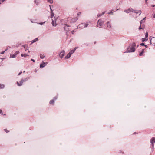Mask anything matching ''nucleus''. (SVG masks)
Returning <instances> with one entry per match:
<instances>
[{"label": "nucleus", "instance_id": "nucleus-9", "mask_svg": "<svg viewBox=\"0 0 155 155\" xmlns=\"http://www.w3.org/2000/svg\"><path fill=\"white\" fill-rule=\"evenodd\" d=\"M134 13L138 14V15H140L141 13V10H134Z\"/></svg>", "mask_w": 155, "mask_h": 155}, {"label": "nucleus", "instance_id": "nucleus-17", "mask_svg": "<svg viewBox=\"0 0 155 155\" xmlns=\"http://www.w3.org/2000/svg\"><path fill=\"white\" fill-rule=\"evenodd\" d=\"M27 56H29L28 54L26 53L21 54V56L22 57H25Z\"/></svg>", "mask_w": 155, "mask_h": 155}, {"label": "nucleus", "instance_id": "nucleus-19", "mask_svg": "<svg viewBox=\"0 0 155 155\" xmlns=\"http://www.w3.org/2000/svg\"><path fill=\"white\" fill-rule=\"evenodd\" d=\"M52 25L53 26H55L57 25L56 23V22H55L53 20H52Z\"/></svg>", "mask_w": 155, "mask_h": 155}, {"label": "nucleus", "instance_id": "nucleus-30", "mask_svg": "<svg viewBox=\"0 0 155 155\" xmlns=\"http://www.w3.org/2000/svg\"><path fill=\"white\" fill-rule=\"evenodd\" d=\"M45 23V22H40L39 24L41 25H44Z\"/></svg>", "mask_w": 155, "mask_h": 155}, {"label": "nucleus", "instance_id": "nucleus-39", "mask_svg": "<svg viewBox=\"0 0 155 155\" xmlns=\"http://www.w3.org/2000/svg\"><path fill=\"white\" fill-rule=\"evenodd\" d=\"M81 12H78V13H77V15H80V14H81Z\"/></svg>", "mask_w": 155, "mask_h": 155}, {"label": "nucleus", "instance_id": "nucleus-35", "mask_svg": "<svg viewBox=\"0 0 155 155\" xmlns=\"http://www.w3.org/2000/svg\"><path fill=\"white\" fill-rule=\"evenodd\" d=\"M0 114H3L2 113V110L1 109L0 110Z\"/></svg>", "mask_w": 155, "mask_h": 155}, {"label": "nucleus", "instance_id": "nucleus-32", "mask_svg": "<svg viewBox=\"0 0 155 155\" xmlns=\"http://www.w3.org/2000/svg\"><path fill=\"white\" fill-rule=\"evenodd\" d=\"M143 22V20H141L140 22V25H141L142 24V23Z\"/></svg>", "mask_w": 155, "mask_h": 155}, {"label": "nucleus", "instance_id": "nucleus-4", "mask_svg": "<svg viewBox=\"0 0 155 155\" xmlns=\"http://www.w3.org/2000/svg\"><path fill=\"white\" fill-rule=\"evenodd\" d=\"M27 80V78H25L24 80L22 79L20 81V83H19L18 82H17V84L18 86H21L22 85L24 81H26Z\"/></svg>", "mask_w": 155, "mask_h": 155}, {"label": "nucleus", "instance_id": "nucleus-3", "mask_svg": "<svg viewBox=\"0 0 155 155\" xmlns=\"http://www.w3.org/2000/svg\"><path fill=\"white\" fill-rule=\"evenodd\" d=\"M104 24V22L101 19H99L98 21L97 26L100 28H102V26Z\"/></svg>", "mask_w": 155, "mask_h": 155}, {"label": "nucleus", "instance_id": "nucleus-46", "mask_svg": "<svg viewBox=\"0 0 155 155\" xmlns=\"http://www.w3.org/2000/svg\"><path fill=\"white\" fill-rule=\"evenodd\" d=\"M49 6H50V9L51 11V10H52V9H51V5H49Z\"/></svg>", "mask_w": 155, "mask_h": 155}, {"label": "nucleus", "instance_id": "nucleus-11", "mask_svg": "<svg viewBox=\"0 0 155 155\" xmlns=\"http://www.w3.org/2000/svg\"><path fill=\"white\" fill-rule=\"evenodd\" d=\"M78 19V17H75L73 18H72L71 20V22H76Z\"/></svg>", "mask_w": 155, "mask_h": 155}, {"label": "nucleus", "instance_id": "nucleus-8", "mask_svg": "<svg viewBox=\"0 0 155 155\" xmlns=\"http://www.w3.org/2000/svg\"><path fill=\"white\" fill-rule=\"evenodd\" d=\"M124 11L127 13H129L130 12H133V9L131 8H129L127 10H124Z\"/></svg>", "mask_w": 155, "mask_h": 155}, {"label": "nucleus", "instance_id": "nucleus-43", "mask_svg": "<svg viewBox=\"0 0 155 155\" xmlns=\"http://www.w3.org/2000/svg\"><path fill=\"white\" fill-rule=\"evenodd\" d=\"M28 49H27L25 50V51H28V52H29V51L28 50Z\"/></svg>", "mask_w": 155, "mask_h": 155}, {"label": "nucleus", "instance_id": "nucleus-1", "mask_svg": "<svg viewBox=\"0 0 155 155\" xmlns=\"http://www.w3.org/2000/svg\"><path fill=\"white\" fill-rule=\"evenodd\" d=\"M139 46L138 44L133 42L130 44L129 46L127 48H137Z\"/></svg>", "mask_w": 155, "mask_h": 155}, {"label": "nucleus", "instance_id": "nucleus-24", "mask_svg": "<svg viewBox=\"0 0 155 155\" xmlns=\"http://www.w3.org/2000/svg\"><path fill=\"white\" fill-rule=\"evenodd\" d=\"M4 87V85L3 84H0V89L3 88Z\"/></svg>", "mask_w": 155, "mask_h": 155}, {"label": "nucleus", "instance_id": "nucleus-49", "mask_svg": "<svg viewBox=\"0 0 155 155\" xmlns=\"http://www.w3.org/2000/svg\"><path fill=\"white\" fill-rule=\"evenodd\" d=\"M152 6L153 7H155V5H153Z\"/></svg>", "mask_w": 155, "mask_h": 155}, {"label": "nucleus", "instance_id": "nucleus-28", "mask_svg": "<svg viewBox=\"0 0 155 155\" xmlns=\"http://www.w3.org/2000/svg\"><path fill=\"white\" fill-rule=\"evenodd\" d=\"M15 56H16V55L15 54L11 55V57L12 58H14L15 57Z\"/></svg>", "mask_w": 155, "mask_h": 155}, {"label": "nucleus", "instance_id": "nucleus-36", "mask_svg": "<svg viewBox=\"0 0 155 155\" xmlns=\"http://www.w3.org/2000/svg\"><path fill=\"white\" fill-rule=\"evenodd\" d=\"M113 12L112 11H111L110 12H108V14H110V13H112L113 12Z\"/></svg>", "mask_w": 155, "mask_h": 155}, {"label": "nucleus", "instance_id": "nucleus-40", "mask_svg": "<svg viewBox=\"0 0 155 155\" xmlns=\"http://www.w3.org/2000/svg\"><path fill=\"white\" fill-rule=\"evenodd\" d=\"M31 61H33V62H35V61L33 59H31Z\"/></svg>", "mask_w": 155, "mask_h": 155}, {"label": "nucleus", "instance_id": "nucleus-22", "mask_svg": "<svg viewBox=\"0 0 155 155\" xmlns=\"http://www.w3.org/2000/svg\"><path fill=\"white\" fill-rule=\"evenodd\" d=\"M40 58H41V59H43L44 58V57H45V56L43 54H40Z\"/></svg>", "mask_w": 155, "mask_h": 155}, {"label": "nucleus", "instance_id": "nucleus-18", "mask_svg": "<svg viewBox=\"0 0 155 155\" xmlns=\"http://www.w3.org/2000/svg\"><path fill=\"white\" fill-rule=\"evenodd\" d=\"M54 102V100H51L50 102V104H53Z\"/></svg>", "mask_w": 155, "mask_h": 155}, {"label": "nucleus", "instance_id": "nucleus-16", "mask_svg": "<svg viewBox=\"0 0 155 155\" xmlns=\"http://www.w3.org/2000/svg\"><path fill=\"white\" fill-rule=\"evenodd\" d=\"M41 0H35L34 2L36 5H38L40 2Z\"/></svg>", "mask_w": 155, "mask_h": 155}, {"label": "nucleus", "instance_id": "nucleus-12", "mask_svg": "<svg viewBox=\"0 0 155 155\" xmlns=\"http://www.w3.org/2000/svg\"><path fill=\"white\" fill-rule=\"evenodd\" d=\"M155 142V138L153 137L150 140V143L152 144L153 146V143Z\"/></svg>", "mask_w": 155, "mask_h": 155}, {"label": "nucleus", "instance_id": "nucleus-2", "mask_svg": "<svg viewBox=\"0 0 155 155\" xmlns=\"http://www.w3.org/2000/svg\"><path fill=\"white\" fill-rule=\"evenodd\" d=\"M76 49H73L72 50H71V51H70L67 55V56H65V59H68V58H70L71 57V55L73 53H74V51H75V50Z\"/></svg>", "mask_w": 155, "mask_h": 155}, {"label": "nucleus", "instance_id": "nucleus-52", "mask_svg": "<svg viewBox=\"0 0 155 155\" xmlns=\"http://www.w3.org/2000/svg\"><path fill=\"white\" fill-rule=\"evenodd\" d=\"M25 71H23V72H25Z\"/></svg>", "mask_w": 155, "mask_h": 155}, {"label": "nucleus", "instance_id": "nucleus-53", "mask_svg": "<svg viewBox=\"0 0 155 155\" xmlns=\"http://www.w3.org/2000/svg\"><path fill=\"white\" fill-rule=\"evenodd\" d=\"M1 4V3H0V4Z\"/></svg>", "mask_w": 155, "mask_h": 155}, {"label": "nucleus", "instance_id": "nucleus-5", "mask_svg": "<svg viewBox=\"0 0 155 155\" xmlns=\"http://www.w3.org/2000/svg\"><path fill=\"white\" fill-rule=\"evenodd\" d=\"M150 43L155 47V38L153 37L150 40Z\"/></svg>", "mask_w": 155, "mask_h": 155}, {"label": "nucleus", "instance_id": "nucleus-47", "mask_svg": "<svg viewBox=\"0 0 155 155\" xmlns=\"http://www.w3.org/2000/svg\"><path fill=\"white\" fill-rule=\"evenodd\" d=\"M145 46V48H147V45H144Z\"/></svg>", "mask_w": 155, "mask_h": 155}, {"label": "nucleus", "instance_id": "nucleus-34", "mask_svg": "<svg viewBox=\"0 0 155 155\" xmlns=\"http://www.w3.org/2000/svg\"><path fill=\"white\" fill-rule=\"evenodd\" d=\"M138 28H139V30H141V29H142V28L141 27V25H140V26Z\"/></svg>", "mask_w": 155, "mask_h": 155}, {"label": "nucleus", "instance_id": "nucleus-26", "mask_svg": "<svg viewBox=\"0 0 155 155\" xmlns=\"http://www.w3.org/2000/svg\"><path fill=\"white\" fill-rule=\"evenodd\" d=\"M148 40V38H143L142 39V42H144L145 41H147Z\"/></svg>", "mask_w": 155, "mask_h": 155}, {"label": "nucleus", "instance_id": "nucleus-48", "mask_svg": "<svg viewBox=\"0 0 155 155\" xmlns=\"http://www.w3.org/2000/svg\"><path fill=\"white\" fill-rule=\"evenodd\" d=\"M19 52L18 51L16 52V54H18L19 53Z\"/></svg>", "mask_w": 155, "mask_h": 155}, {"label": "nucleus", "instance_id": "nucleus-50", "mask_svg": "<svg viewBox=\"0 0 155 155\" xmlns=\"http://www.w3.org/2000/svg\"><path fill=\"white\" fill-rule=\"evenodd\" d=\"M145 18H146L145 17V18H144L143 19V21L144 19H145Z\"/></svg>", "mask_w": 155, "mask_h": 155}, {"label": "nucleus", "instance_id": "nucleus-37", "mask_svg": "<svg viewBox=\"0 0 155 155\" xmlns=\"http://www.w3.org/2000/svg\"><path fill=\"white\" fill-rule=\"evenodd\" d=\"M74 30L72 31H71V33L72 34H74Z\"/></svg>", "mask_w": 155, "mask_h": 155}, {"label": "nucleus", "instance_id": "nucleus-33", "mask_svg": "<svg viewBox=\"0 0 155 155\" xmlns=\"http://www.w3.org/2000/svg\"><path fill=\"white\" fill-rule=\"evenodd\" d=\"M140 45L141 46H144V44L143 43H142L140 44Z\"/></svg>", "mask_w": 155, "mask_h": 155}, {"label": "nucleus", "instance_id": "nucleus-38", "mask_svg": "<svg viewBox=\"0 0 155 155\" xmlns=\"http://www.w3.org/2000/svg\"><path fill=\"white\" fill-rule=\"evenodd\" d=\"M64 29L66 31V32H67L68 31L66 30V29L65 27H64Z\"/></svg>", "mask_w": 155, "mask_h": 155}, {"label": "nucleus", "instance_id": "nucleus-6", "mask_svg": "<svg viewBox=\"0 0 155 155\" xmlns=\"http://www.w3.org/2000/svg\"><path fill=\"white\" fill-rule=\"evenodd\" d=\"M107 30H110L111 29L112 27L111 24L110 22H107Z\"/></svg>", "mask_w": 155, "mask_h": 155}, {"label": "nucleus", "instance_id": "nucleus-29", "mask_svg": "<svg viewBox=\"0 0 155 155\" xmlns=\"http://www.w3.org/2000/svg\"><path fill=\"white\" fill-rule=\"evenodd\" d=\"M104 13V12H103L101 15L98 14L97 15V16L98 17H99L101 16L102 15H103Z\"/></svg>", "mask_w": 155, "mask_h": 155}, {"label": "nucleus", "instance_id": "nucleus-23", "mask_svg": "<svg viewBox=\"0 0 155 155\" xmlns=\"http://www.w3.org/2000/svg\"><path fill=\"white\" fill-rule=\"evenodd\" d=\"M51 17L52 18L54 16V14L53 12V11L52 10H51Z\"/></svg>", "mask_w": 155, "mask_h": 155}, {"label": "nucleus", "instance_id": "nucleus-14", "mask_svg": "<svg viewBox=\"0 0 155 155\" xmlns=\"http://www.w3.org/2000/svg\"><path fill=\"white\" fill-rule=\"evenodd\" d=\"M38 40V38H36L35 39H34L33 40L31 41V44H32L34 42H36V41H37Z\"/></svg>", "mask_w": 155, "mask_h": 155}, {"label": "nucleus", "instance_id": "nucleus-41", "mask_svg": "<svg viewBox=\"0 0 155 155\" xmlns=\"http://www.w3.org/2000/svg\"><path fill=\"white\" fill-rule=\"evenodd\" d=\"M22 73V72L21 71L18 74V75H20V74H21Z\"/></svg>", "mask_w": 155, "mask_h": 155}, {"label": "nucleus", "instance_id": "nucleus-51", "mask_svg": "<svg viewBox=\"0 0 155 155\" xmlns=\"http://www.w3.org/2000/svg\"><path fill=\"white\" fill-rule=\"evenodd\" d=\"M75 49H76V48H78L77 47H75V48H74Z\"/></svg>", "mask_w": 155, "mask_h": 155}, {"label": "nucleus", "instance_id": "nucleus-45", "mask_svg": "<svg viewBox=\"0 0 155 155\" xmlns=\"http://www.w3.org/2000/svg\"><path fill=\"white\" fill-rule=\"evenodd\" d=\"M147 0H145V2L146 3V4L147 3Z\"/></svg>", "mask_w": 155, "mask_h": 155}, {"label": "nucleus", "instance_id": "nucleus-25", "mask_svg": "<svg viewBox=\"0 0 155 155\" xmlns=\"http://www.w3.org/2000/svg\"><path fill=\"white\" fill-rule=\"evenodd\" d=\"M48 2H49L51 4H52L53 3V0H47Z\"/></svg>", "mask_w": 155, "mask_h": 155}, {"label": "nucleus", "instance_id": "nucleus-21", "mask_svg": "<svg viewBox=\"0 0 155 155\" xmlns=\"http://www.w3.org/2000/svg\"><path fill=\"white\" fill-rule=\"evenodd\" d=\"M88 23L87 22L84 24V28H86L88 26Z\"/></svg>", "mask_w": 155, "mask_h": 155}, {"label": "nucleus", "instance_id": "nucleus-13", "mask_svg": "<svg viewBox=\"0 0 155 155\" xmlns=\"http://www.w3.org/2000/svg\"><path fill=\"white\" fill-rule=\"evenodd\" d=\"M47 64V63H45L43 62L40 65V68H43Z\"/></svg>", "mask_w": 155, "mask_h": 155}, {"label": "nucleus", "instance_id": "nucleus-15", "mask_svg": "<svg viewBox=\"0 0 155 155\" xmlns=\"http://www.w3.org/2000/svg\"><path fill=\"white\" fill-rule=\"evenodd\" d=\"M128 51H127V52H134L135 51V49H129V50H128V49H127Z\"/></svg>", "mask_w": 155, "mask_h": 155}, {"label": "nucleus", "instance_id": "nucleus-20", "mask_svg": "<svg viewBox=\"0 0 155 155\" xmlns=\"http://www.w3.org/2000/svg\"><path fill=\"white\" fill-rule=\"evenodd\" d=\"M140 52V51H139V52H140L139 55L140 56H142L143 55V50H142Z\"/></svg>", "mask_w": 155, "mask_h": 155}, {"label": "nucleus", "instance_id": "nucleus-10", "mask_svg": "<svg viewBox=\"0 0 155 155\" xmlns=\"http://www.w3.org/2000/svg\"><path fill=\"white\" fill-rule=\"evenodd\" d=\"M84 28V23H81V24H80L77 26V28Z\"/></svg>", "mask_w": 155, "mask_h": 155}, {"label": "nucleus", "instance_id": "nucleus-42", "mask_svg": "<svg viewBox=\"0 0 155 155\" xmlns=\"http://www.w3.org/2000/svg\"><path fill=\"white\" fill-rule=\"evenodd\" d=\"M65 25L67 26V27H69V26L68 25H67V24H66Z\"/></svg>", "mask_w": 155, "mask_h": 155}, {"label": "nucleus", "instance_id": "nucleus-44", "mask_svg": "<svg viewBox=\"0 0 155 155\" xmlns=\"http://www.w3.org/2000/svg\"><path fill=\"white\" fill-rule=\"evenodd\" d=\"M5 51H2V53H1V54H4V52H5Z\"/></svg>", "mask_w": 155, "mask_h": 155}, {"label": "nucleus", "instance_id": "nucleus-31", "mask_svg": "<svg viewBox=\"0 0 155 155\" xmlns=\"http://www.w3.org/2000/svg\"><path fill=\"white\" fill-rule=\"evenodd\" d=\"M4 130L5 131L6 133H8L9 132V131H8V130L7 129H4Z\"/></svg>", "mask_w": 155, "mask_h": 155}, {"label": "nucleus", "instance_id": "nucleus-27", "mask_svg": "<svg viewBox=\"0 0 155 155\" xmlns=\"http://www.w3.org/2000/svg\"><path fill=\"white\" fill-rule=\"evenodd\" d=\"M148 33L147 32H146L145 33V38H147V37H148Z\"/></svg>", "mask_w": 155, "mask_h": 155}, {"label": "nucleus", "instance_id": "nucleus-7", "mask_svg": "<svg viewBox=\"0 0 155 155\" xmlns=\"http://www.w3.org/2000/svg\"><path fill=\"white\" fill-rule=\"evenodd\" d=\"M65 51L64 50H62L60 53L59 56L61 58H62L64 55Z\"/></svg>", "mask_w": 155, "mask_h": 155}]
</instances>
